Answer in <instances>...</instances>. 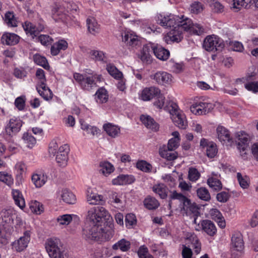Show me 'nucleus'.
<instances>
[{
	"mask_svg": "<svg viewBox=\"0 0 258 258\" xmlns=\"http://www.w3.org/2000/svg\"><path fill=\"white\" fill-rule=\"evenodd\" d=\"M110 215L104 207L97 206L88 211L86 223L83 229V235L87 239L107 240L110 233L106 231L104 224L109 220Z\"/></svg>",
	"mask_w": 258,
	"mask_h": 258,
	"instance_id": "1",
	"label": "nucleus"
},
{
	"mask_svg": "<svg viewBox=\"0 0 258 258\" xmlns=\"http://www.w3.org/2000/svg\"><path fill=\"white\" fill-rule=\"evenodd\" d=\"M74 78L79 83L82 89L90 91L97 86V83L101 81L102 76L96 73L84 75L75 73Z\"/></svg>",
	"mask_w": 258,
	"mask_h": 258,
	"instance_id": "2",
	"label": "nucleus"
},
{
	"mask_svg": "<svg viewBox=\"0 0 258 258\" xmlns=\"http://www.w3.org/2000/svg\"><path fill=\"white\" fill-rule=\"evenodd\" d=\"M46 250L50 258H67V255L60 240L57 238L48 239L45 244Z\"/></svg>",
	"mask_w": 258,
	"mask_h": 258,
	"instance_id": "3",
	"label": "nucleus"
},
{
	"mask_svg": "<svg viewBox=\"0 0 258 258\" xmlns=\"http://www.w3.org/2000/svg\"><path fill=\"white\" fill-rule=\"evenodd\" d=\"M69 146L65 144L58 147L56 142L52 141L49 147V153L56 155V161L60 166H65L68 160Z\"/></svg>",
	"mask_w": 258,
	"mask_h": 258,
	"instance_id": "4",
	"label": "nucleus"
},
{
	"mask_svg": "<svg viewBox=\"0 0 258 258\" xmlns=\"http://www.w3.org/2000/svg\"><path fill=\"white\" fill-rule=\"evenodd\" d=\"M168 111L174 124L180 128H186L187 126L186 116L183 112L179 109L178 105L175 103H171L168 108Z\"/></svg>",
	"mask_w": 258,
	"mask_h": 258,
	"instance_id": "5",
	"label": "nucleus"
},
{
	"mask_svg": "<svg viewBox=\"0 0 258 258\" xmlns=\"http://www.w3.org/2000/svg\"><path fill=\"white\" fill-rule=\"evenodd\" d=\"M0 227L7 234H11L14 231L13 210L3 209L0 212Z\"/></svg>",
	"mask_w": 258,
	"mask_h": 258,
	"instance_id": "6",
	"label": "nucleus"
},
{
	"mask_svg": "<svg viewBox=\"0 0 258 258\" xmlns=\"http://www.w3.org/2000/svg\"><path fill=\"white\" fill-rule=\"evenodd\" d=\"M224 46L223 40L215 35L207 36L203 43V47L208 51H221Z\"/></svg>",
	"mask_w": 258,
	"mask_h": 258,
	"instance_id": "7",
	"label": "nucleus"
},
{
	"mask_svg": "<svg viewBox=\"0 0 258 258\" xmlns=\"http://www.w3.org/2000/svg\"><path fill=\"white\" fill-rule=\"evenodd\" d=\"M244 249V242L242 234L240 232H234L231 237V250L232 255L236 258L235 254L238 256L241 254Z\"/></svg>",
	"mask_w": 258,
	"mask_h": 258,
	"instance_id": "8",
	"label": "nucleus"
},
{
	"mask_svg": "<svg viewBox=\"0 0 258 258\" xmlns=\"http://www.w3.org/2000/svg\"><path fill=\"white\" fill-rule=\"evenodd\" d=\"M177 20H179L178 16L172 14L166 15L160 14L158 15L157 17V23L165 28H173L175 29Z\"/></svg>",
	"mask_w": 258,
	"mask_h": 258,
	"instance_id": "9",
	"label": "nucleus"
},
{
	"mask_svg": "<svg viewBox=\"0 0 258 258\" xmlns=\"http://www.w3.org/2000/svg\"><path fill=\"white\" fill-rule=\"evenodd\" d=\"M30 231H25L23 236L13 243V248L18 252L24 250L28 246L30 240Z\"/></svg>",
	"mask_w": 258,
	"mask_h": 258,
	"instance_id": "10",
	"label": "nucleus"
},
{
	"mask_svg": "<svg viewBox=\"0 0 258 258\" xmlns=\"http://www.w3.org/2000/svg\"><path fill=\"white\" fill-rule=\"evenodd\" d=\"M22 125V120L19 118L14 117L10 119L6 126V132L9 135L13 136L20 131Z\"/></svg>",
	"mask_w": 258,
	"mask_h": 258,
	"instance_id": "11",
	"label": "nucleus"
},
{
	"mask_svg": "<svg viewBox=\"0 0 258 258\" xmlns=\"http://www.w3.org/2000/svg\"><path fill=\"white\" fill-rule=\"evenodd\" d=\"M151 78L160 85L169 84L172 81V75L168 73L163 71L158 72L151 75Z\"/></svg>",
	"mask_w": 258,
	"mask_h": 258,
	"instance_id": "12",
	"label": "nucleus"
},
{
	"mask_svg": "<svg viewBox=\"0 0 258 258\" xmlns=\"http://www.w3.org/2000/svg\"><path fill=\"white\" fill-rule=\"evenodd\" d=\"M249 141V135L245 132H242L238 135V142L237 146L242 156L246 154V150H247Z\"/></svg>",
	"mask_w": 258,
	"mask_h": 258,
	"instance_id": "13",
	"label": "nucleus"
},
{
	"mask_svg": "<svg viewBox=\"0 0 258 258\" xmlns=\"http://www.w3.org/2000/svg\"><path fill=\"white\" fill-rule=\"evenodd\" d=\"M217 134L218 139L223 144L232 143V138L230 133L225 127L219 125L217 128Z\"/></svg>",
	"mask_w": 258,
	"mask_h": 258,
	"instance_id": "14",
	"label": "nucleus"
},
{
	"mask_svg": "<svg viewBox=\"0 0 258 258\" xmlns=\"http://www.w3.org/2000/svg\"><path fill=\"white\" fill-rule=\"evenodd\" d=\"M160 90L155 87H151L144 89L141 94L140 98L143 101H149L154 97L160 95Z\"/></svg>",
	"mask_w": 258,
	"mask_h": 258,
	"instance_id": "15",
	"label": "nucleus"
},
{
	"mask_svg": "<svg viewBox=\"0 0 258 258\" xmlns=\"http://www.w3.org/2000/svg\"><path fill=\"white\" fill-rule=\"evenodd\" d=\"M23 27L27 34H30L33 38L36 37L40 31H42L44 26L43 24H40L37 27L32 23L26 22L23 25Z\"/></svg>",
	"mask_w": 258,
	"mask_h": 258,
	"instance_id": "16",
	"label": "nucleus"
},
{
	"mask_svg": "<svg viewBox=\"0 0 258 258\" xmlns=\"http://www.w3.org/2000/svg\"><path fill=\"white\" fill-rule=\"evenodd\" d=\"M209 103L205 102H197L190 106V111L196 115L206 114L209 112Z\"/></svg>",
	"mask_w": 258,
	"mask_h": 258,
	"instance_id": "17",
	"label": "nucleus"
},
{
	"mask_svg": "<svg viewBox=\"0 0 258 258\" xmlns=\"http://www.w3.org/2000/svg\"><path fill=\"white\" fill-rule=\"evenodd\" d=\"M31 180L36 188H40L46 182L47 176L44 172H37L32 175Z\"/></svg>",
	"mask_w": 258,
	"mask_h": 258,
	"instance_id": "18",
	"label": "nucleus"
},
{
	"mask_svg": "<svg viewBox=\"0 0 258 258\" xmlns=\"http://www.w3.org/2000/svg\"><path fill=\"white\" fill-rule=\"evenodd\" d=\"M60 199L64 203L68 204H74L76 202V197L75 195L70 190L64 188L58 193Z\"/></svg>",
	"mask_w": 258,
	"mask_h": 258,
	"instance_id": "19",
	"label": "nucleus"
},
{
	"mask_svg": "<svg viewBox=\"0 0 258 258\" xmlns=\"http://www.w3.org/2000/svg\"><path fill=\"white\" fill-rule=\"evenodd\" d=\"M36 90L39 95L45 100H49L52 99L53 93L47 86L46 83H40L36 86Z\"/></svg>",
	"mask_w": 258,
	"mask_h": 258,
	"instance_id": "20",
	"label": "nucleus"
},
{
	"mask_svg": "<svg viewBox=\"0 0 258 258\" xmlns=\"http://www.w3.org/2000/svg\"><path fill=\"white\" fill-rule=\"evenodd\" d=\"M152 51L157 58L163 61L167 60L170 56L169 51L161 46L152 47Z\"/></svg>",
	"mask_w": 258,
	"mask_h": 258,
	"instance_id": "21",
	"label": "nucleus"
},
{
	"mask_svg": "<svg viewBox=\"0 0 258 258\" xmlns=\"http://www.w3.org/2000/svg\"><path fill=\"white\" fill-rule=\"evenodd\" d=\"M202 230L209 236L216 234L217 228L214 223L209 220H203L201 221Z\"/></svg>",
	"mask_w": 258,
	"mask_h": 258,
	"instance_id": "22",
	"label": "nucleus"
},
{
	"mask_svg": "<svg viewBox=\"0 0 258 258\" xmlns=\"http://www.w3.org/2000/svg\"><path fill=\"white\" fill-rule=\"evenodd\" d=\"M181 38L180 31L178 29L173 28L164 37V40L167 44H169L173 42H178L181 40Z\"/></svg>",
	"mask_w": 258,
	"mask_h": 258,
	"instance_id": "23",
	"label": "nucleus"
},
{
	"mask_svg": "<svg viewBox=\"0 0 258 258\" xmlns=\"http://www.w3.org/2000/svg\"><path fill=\"white\" fill-rule=\"evenodd\" d=\"M20 39V37L15 33H5L1 38L3 44L8 45H14L17 44Z\"/></svg>",
	"mask_w": 258,
	"mask_h": 258,
	"instance_id": "24",
	"label": "nucleus"
},
{
	"mask_svg": "<svg viewBox=\"0 0 258 258\" xmlns=\"http://www.w3.org/2000/svg\"><path fill=\"white\" fill-rule=\"evenodd\" d=\"M179 20H177L175 29L183 30L184 31H188L190 32L192 25L194 24L191 20L184 16L180 17L178 16Z\"/></svg>",
	"mask_w": 258,
	"mask_h": 258,
	"instance_id": "25",
	"label": "nucleus"
},
{
	"mask_svg": "<svg viewBox=\"0 0 258 258\" xmlns=\"http://www.w3.org/2000/svg\"><path fill=\"white\" fill-rule=\"evenodd\" d=\"M220 175L214 172L212 173V176L207 180V184L215 191H219L222 188V184L219 179Z\"/></svg>",
	"mask_w": 258,
	"mask_h": 258,
	"instance_id": "26",
	"label": "nucleus"
},
{
	"mask_svg": "<svg viewBox=\"0 0 258 258\" xmlns=\"http://www.w3.org/2000/svg\"><path fill=\"white\" fill-rule=\"evenodd\" d=\"M68 47V43L64 39H60L53 43L51 47V54L52 55H57L61 50H65Z\"/></svg>",
	"mask_w": 258,
	"mask_h": 258,
	"instance_id": "27",
	"label": "nucleus"
},
{
	"mask_svg": "<svg viewBox=\"0 0 258 258\" xmlns=\"http://www.w3.org/2000/svg\"><path fill=\"white\" fill-rule=\"evenodd\" d=\"M122 41L129 46L137 45L138 43V38L132 32H125L122 34Z\"/></svg>",
	"mask_w": 258,
	"mask_h": 258,
	"instance_id": "28",
	"label": "nucleus"
},
{
	"mask_svg": "<svg viewBox=\"0 0 258 258\" xmlns=\"http://www.w3.org/2000/svg\"><path fill=\"white\" fill-rule=\"evenodd\" d=\"M135 180L133 175H120L116 178L112 179V182L114 185H123L131 184Z\"/></svg>",
	"mask_w": 258,
	"mask_h": 258,
	"instance_id": "29",
	"label": "nucleus"
},
{
	"mask_svg": "<svg viewBox=\"0 0 258 258\" xmlns=\"http://www.w3.org/2000/svg\"><path fill=\"white\" fill-rule=\"evenodd\" d=\"M211 218L216 221L221 228H224L226 226L224 218L221 213L217 209H212L209 212Z\"/></svg>",
	"mask_w": 258,
	"mask_h": 258,
	"instance_id": "30",
	"label": "nucleus"
},
{
	"mask_svg": "<svg viewBox=\"0 0 258 258\" xmlns=\"http://www.w3.org/2000/svg\"><path fill=\"white\" fill-rule=\"evenodd\" d=\"M87 202L91 205L102 204L104 201L103 196L88 190L87 195Z\"/></svg>",
	"mask_w": 258,
	"mask_h": 258,
	"instance_id": "31",
	"label": "nucleus"
},
{
	"mask_svg": "<svg viewBox=\"0 0 258 258\" xmlns=\"http://www.w3.org/2000/svg\"><path fill=\"white\" fill-rule=\"evenodd\" d=\"M89 57L95 61L105 62L106 56L103 51L98 50H90L88 52Z\"/></svg>",
	"mask_w": 258,
	"mask_h": 258,
	"instance_id": "32",
	"label": "nucleus"
},
{
	"mask_svg": "<svg viewBox=\"0 0 258 258\" xmlns=\"http://www.w3.org/2000/svg\"><path fill=\"white\" fill-rule=\"evenodd\" d=\"M12 195L15 204L20 209H23L25 207V202L22 192L18 189H13Z\"/></svg>",
	"mask_w": 258,
	"mask_h": 258,
	"instance_id": "33",
	"label": "nucleus"
},
{
	"mask_svg": "<svg viewBox=\"0 0 258 258\" xmlns=\"http://www.w3.org/2000/svg\"><path fill=\"white\" fill-rule=\"evenodd\" d=\"M140 118L142 122L147 128L154 131H157L158 130V123L150 116L142 115Z\"/></svg>",
	"mask_w": 258,
	"mask_h": 258,
	"instance_id": "34",
	"label": "nucleus"
},
{
	"mask_svg": "<svg viewBox=\"0 0 258 258\" xmlns=\"http://www.w3.org/2000/svg\"><path fill=\"white\" fill-rule=\"evenodd\" d=\"M103 128L106 134L112 138H115L120 133V128L111 123L104 124Z\"/></svg>",
	"mask_w": 258,
	"mask_h": 258,
	"instance_id": "35",
	"label": "nucleus"
},
{
	"mask_svg": "<svg viewBox=\"0 0 258 258\" xmlns=\"http://www.w3.org/2000/svg\"><path fill=\"white\" fill-rule=\"evenodd\" d=\"M66 11L63 6L55 5L52 10V17L55 20H62L66 17Z\"/></svg>",
	"mask_w": 258,
	"mask_h": 258,
	"instance_id": "36",
	"label": "nucleus"
},
{
	"mask_svg": "<svg viewBox=\"0 0 258 258\" xmlns=\"http://www.w3.org/2000/svg\"><path fill=\"white\" fill-rule=\"evenodd\" d=\"M110 201L115 207L120 208L123 206L122 194L115 191H111L109 194Z\"/></svg>",
	"mask_w": 258,
	"mask_h": 258,
	"instance_id": "37",
	"label": "nucleus"
},
{
	"mask_svg": "<svg viewBox=\"0 0 258 258\" xmlns=\"http://www.w3.org/2000/svg\"><path fill=\"white\" fill-rule=\"evenodd\" d=\"M152 190L158 195L161 199H165L167 197L168 189L166 186L163 183L154 185L152 187Z\"/></svg>",
	"mask_w": 258,
	"mask_h": 258,
	"instance_id": "38",
	"label": "nucleus"
},
{
	"mask_svg": "<svg viewBox=\"0 0 258 258\" xmlns=\"http://www.w3.org/2000/svg\"><path fill=\"white\" fill-rule=\"evenodd\" d=\"M144 205L146 208L152 210L157 209L160 203L155 198L148 196L143 201Z\"/></svg>",
	"mask_w": 258,
	"mask_h": 258,
	"instance_id": "39",
	"label": "nucleus"
},
{
	"mask_svg": "<svg viewBox=\"0 0 258 258\" xmlns=\"http://www.w3.org/2000/svg\"><path fill=\"white\" fill-rule=\"evenodd\" d=\"M95 99L98 103H104L108 100V95L107 90L103 88H99L95 94Z\"/></svg>",
	"mask_w": 258,
	"mask_h": 258,
	"instance_id": "40",
	"label": "nucleus"
},
{
	"mask_svg": "<svg viewBox=\"0 0 258 258\" xmlns=\"http://www.w3.org/2000/svg\"><path fill=\"white\" fill-rule=\"evenodd\" d=\"M131 247V243L129 241L122 238L114 244L112 248L113 250H120L121 251L125 252L128 251Z\"/></svg>",
	"mask_w": 258,
	"mask_h": 258,
	"instance_id": "41",
	"label": "nucleus"
},
{
	"mask_svg": "<svg viewBox=\"0 0 258 258\" xmlns=\"http://www.w3.org/2000/svg\"><path fill=\"white\" fill-rule=\"evenodd\" d=\"M160 156L167 160H173L177 157V153L174 150H169L165 148H160L159 150Z\"/></svg>",
	"mask_w": 258,
	"mask_h": 258,
	"instance_id": "42",
	"label": "nucleus"
},
{
	"mask_svg": "<svg viewBox=\"0 0 258 258\" xmlns=\"http://www.w3.org/2000/svg\"><path fill=\"white\" fill-rule=\"evenodd\" d=\"M87 25L88 31L90 33L95 35L99 31V26L96 20L93 18H88L87 20Z\"/></svg>",
	"mask_w": 258,
	"mask_h": 258,
	"instance_id": "43",
	"label": "nucleus"
},
{
	"mask_svg": "<svg viewBox=\"0 0 258 258\" xmlns=\"http://www.w3.org/2000/svg\"><path fill=\"white\" fill-rule=\"evenodd\" d=\"M106 70L108 73L115 79L119 80L123 77L122 73L113 64H108L106 66Z\"/></svg>",
	"mask_w": 258,
	"mask_h": 258,
	"instance_id": "44",
	"label": "nucleus"
},
{
	"mask_svg": "<svg viewBox=\"0 0 258 258\" xmlns=\"http://www.w3.org/2000/svg\"><path fill=\"white\" fill-rule=\"evenodd\" d=\"M5 21L8 26L10 27H17L18 21L14 13L12 12H8L5 16Z\"/></svg>",
	"mask_w": 258,
	"mask_h": 258,
	"instance_id": "45",
	"label": "nucleus"
},
{
	"mask_svg": "<svg viewBox=\"0 0 258 258\" xmlns=\"http://www.w3.org/2000/svg\"><path fill=\"white\" fill-rule=\"evenodd\" d=\"M99 172L107 176L114 170L113 166L108 162H101L100 164Z\"/></svg>",
	"mask_w": 258,
	"mask_h": 258,
	"instance_id": "46",
	"label": "nucleus"
},
{
	"mask_svg": "<svg viewBox=\"0 0 258 258\" xmlns=\"http://www.w3.org/2000/svg\"><path fill=\"white\" fill-rule=\"evenodd\" d=\"M150 51L149 48L147 46H144L143 48L140 55V58L143 62L150 63L152 62V56Z\"/></svg>",
	"mask_w": 258,
	"mask_h": 258,
	"instance_id": "47",
	"label": "nucleus"
},
{
	"mask_svg": "<svg viewBox=\"0 0 258 258\" xmlns=\"http://www.w3.org/2000/svg\"><path fill=\"white\" fill-rule=\"evenodd\" d=\"M29 205V208L32 213L40 214L43 211L42 205L37 201H31Z\"/></svg>",
	"mask_w": 258,
	"mask_h": 258,
	"instance_id": "48",
	"label": "nucleus"
},
{
	"mask_svg": "<svg viewBox=\"0 0 258 258\" xmlns=\"http://www.w3.org/2000/svg\"><path fill=\"white\" fill-rule=\"evenodd\" d=\"M34 62L45 69H48L49 66L46 58L40 54H36L33 56Z\"/></svg>",
	"mask_w": 258,
	"mask_h": 258,
	"instance_id": "49",
	"label": "nucleus"
},
{
	"mask_svg": "<svg viewBox=\"0 0 258 258\" xmlns=\"http://www.w3.org/2000/svg\"><path fill=\"white\" fill-rule=\"evenodd\" d=\"M233 8L239 9L241 7L249 8L252 5L253 0H233Z\"/></svg>",
	"mask_w": 258,
	"mask_h": 258,
	"instance_id": "50",
	"label": "nucleus"
},
{
	"mask_svg": "<svg viewBox=\"0 0 258 258\" xmlns=\"http://www.w3.org/2000/svg\"><path fill=\"white\" fill-rule=\"evenodd\" d=\"M198 197L204 201H208L211 199V196L208 190L206 187H200L197 190Z\"/></svg>",
	"mask_w": 258,
	"mask_h": 258,
	"instance_id": "51",
	"label": "nucleus"
},
{
	"mask_svg": "<svg viewBox=\"0 0 258 258\" xmlns=\"http://www.w3.org/2000/svg\"><path fill=\"white\" fill-rule=\"evenodd\" d=\"M190 33L197 35H201L206 33V29L200 24H194L191 28Z\"/></svg>",
	"mask_w": 258,
	"mask_h": 258,
	"instance_id": "52",
	"label": "nucleus"
},
{
	"mask_svg": "<svg viewBox=\"0 0 258 258\" xmlns=\"http://www.w3.org/2000/svg\"><path fill=\"white\" fill-rule=\"evenodd\" d=\"M136 167L139 170L145 172H150L152 170V165L144 160L139 161L137 163Z\"/></svg>",
	"mask_w": 258,
	"mask_h": 258,
	"instance_id": "53",
	"label": "nucleus"
},
{
	"mask_svg": "<svg viewBox=\"0 0 258 258\" xmlns=\"http://www.w3.org/2000/svg\"><path fill=\"white\" fill-rule=\"evenodd\" d=\"M237 179L240 186L242 188H247L249 186V178L246 175H242L240 173H237Z\"/></svg>",
	"mask_w": 258,
	"mask_h": 258,
	"instance_id": "54",
	"label": "nucleus"
},
{
	"mask_svg": "<svg viewBox=\"0 0 258 258\" xmlns=\"http://www.w3.org/2000/svg\"><path fill=\"white\" fill-rule=\"evenodd\" d=\"M206 155L210 158H214L218 153V149L216 145L212 142L206 148Z\"/></svg>",
	"mask_w": 258,
	"mask_h": 258,
	"instance_id": "55",
	"label": "nucleus"
},
{
	"mask_svg": "<svg viewBox=\"0 0 258 258\" xmlns=\"http://www.w3.org/2000/svg\"><path fill=\"white\" fill-rule=\"evenodd\" d=\"M23 139L27 144V147L30 148H32L36 142L35 138L28 133H25L24 134Z\"/></svg>",
	"mask_w": 258,
	"mask_h": 258,
	"instance_id": "56",
	"label": "nucleus"
},
{
	"mask_svg": "<svg viewBox=\"0 0 258 258\" xmlns=\"http://www.w3.org/2000/svg\"><path fill=\"white\" fill-rule=\"evenodd\" d=\"M157 98V100L154 103V105L158 108L162 109L163 108L165 110H168L169 106L165 105V97L161 94V92L160 93V95L156 96ZM171 102L169 103V106Z\"/></svg>",
	"mask_w": 258,
	"mask_h": 258,
	"instance_id": "57",
	"label": "nucleus"
},
{
	"mask_svg": "<svg viewBox=\"0 0 258 258\" xmlns=\"http://www.w3.org/2000/svg\"><path fill=\"white\" fill-rule=\"evenodd\" d=\"M210 6L213 11L216 13H221L224 11V6L217 0H213L211 2Z\"/></svg>",
	"mask_w": 258,
	"mask_h": 258,
	"instance_id": "58",
	"label": "nucleus"
},
{
	"mask_svg": "<svg viewBox=\"0 0 258 258\" xmlns=\"http://www.w3.org/2000/svg\"><path fill=\"white\" fill-rule=\"evenodd\" d=\"M72 216L70 214L59 216L57 218V221L59 225H68L72 220Z\"/></svg>",
	"mask_w": 258,
	"mask_h": 258,
	"instance_id": "59",
	"label": "nucleus"
},
{
	"mask_svg": "<svg viewBox=\"0 0 258 258\" xmlns=\"http://www.w3.org/2000/svg\"><path fill=\"white\" fill-rule=\"evenodd\" d=\"M189 10L191 13L198 14L203 11V7L201 3L194 2L191 4Z\"/></svg>",
	"mask_w": 258,
	"mask_h": 258,
	"instance_id": "60",
	"label": "nucleus"
},
{
	"mask_svg": "<svg viewBox=\"0 0 258 258\" xmlns=\"http://www.w3.org/2000/svg\"><path fill=\"white\" fill-rule=\"evenodd\" d=\"M0 180L9 186L13 183L11 175L5 172H0Z\"/></svg>",
	"mask_w": 258,
	"mask_h": 258,
	"instance_id": "61",
	"label": "nucleus"
},
{
	"mask_svg": "<svg viewBox=\"0 0 258 258\" xmlns=\"http://www.w3.org/2000/svg\"><path fill=\"white\" fill-rule=\"evenodd\" d=\"M138 255L139 258H153V256L149 253L148 248L145 245L139 248Z\"/></svg>",
	"mask_w": 258,
	"mask_h": 258,
	"instance_id": "62",
	"label": "nucleus"
},
{
	"mask_svg": "<svg viewBox=\"0 0 258 258\" xmlns=\"http://www.w3.org/2000/svg\"><path fill=\"white\" fill-rule=\"evenodd\" d=\"M188 177L190 181H196L200 178V173L197 169L190 168L188 170Z\"/></svg>",
	"mask_w": 258,
	"mask_h": 258,
	"instance_id": "63",
	"label": "nucleus"
},
{
	"mask_svg": "<svg viewBox=\"0 0 258 258\" xmlns=\"http://www.w3.org/2000/svg\"><path fill=\"white\" fill-rule=\"evenodd\" d=\"M245 89L253 93L258 92V82H249L244 84Z\"/></svg>",
	"mask_w": 258,
	"mask_h": 258,
	"instance_id": "64",
	"label": "nucleus"
}]
</instances>
